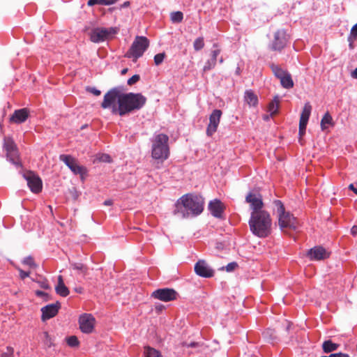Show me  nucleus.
Returning <instances> with one entry per match:
<instances>
[{
	"label": "nucleus",
	"instance_id": "1",
	"mask_svg": "<svg viewBox=\"0 0 357 357\" xmlns=\"http://www.w3.org/2000/svg\"><path fill=\"white\" fill-rule=\"evenodd\" d=\"M204 204V199L202 196L185 194L177 201L174 214H180L182 218H188L190 215L197 216L203 211Z\"/></svg>",
	"mask_w": 357,
	"mask_h": 357
},
{
	"label": "nucleus",
	"instance_id": "2",
	"mask_svg": "<svg viewBox=\"0 0 357 357\" xmlns=\"http://www.w3.org/2000/svg\"><path fill=\"white\" fill-rule=\"evenodd\" d=\"M248 224L251 232L259 238H266L271 233L272 219L267 211L251 212Z\"/></svg>",
	"mask_w": 357,
	"mask_h": 357
},
{
	"label": "nucleus",
	"instance_id": "3",
	"mask_svg": "<svg viewBox=\"0 0 357 357\" xmlns=\"http://www.w3.org/2000/svg\"><path fill=\"white\" fill-rule=\"evenodd\" d=\"M146 102V98L142 93H128L118 96V109L116 112L120 116L139 110Z\"/></svg>",
	"mask_w": 357,
	"mask_h": 357
},
{
	"label": "nucleus",
	"instance_id": "4",
	"mask_svg": "<svg viewBox=\"0 0 357 357\" xmlns=\"http://www.w3.org/2000/svg\"><path fill=\"white\" fill-rule=\"evenodd\" d=\"M278 218V225L281 230L285 229L296 230L298 228V221L296 218L289 212L285 211L284 206L280 200L273 202Z\"/></svg>",
	"mask_w": 357,
	"mask_h": 357
},
{
	"label": "nucleus",
	"instance_id": "5",
	"mask_svg": "<svg viewBox=\"0 0 357 357\" xmlns=\"http://www.w3.org/2000/svg\"><path fill=\"white\" fill-rule=\"evenodd\" d=\"M169 137L167 135L159 134L156 135L152 144V157L155 160L164 161L169 157V148L168 145Z\"/></svg>",
	"mask_w": 357,
	"mask_h": 357
},
{
	"label": "nucleus",
	"instance_id": "6",
	"mask_svg": "<svg viewBox=\"0 0 357 357\" xmlns=\"http://www.w3.org/2000/svg\"><path fill=\"white\" fill-rule=\"evenodd\" d=\"M149 46V40L146 37L137 36L127 52V56L136 61L144 54Z\"/></svg>",
	"mask_w": 357,
	"mask_h": 357
},
{
	"label": "nucleus",
	"instance_id": "7",
	"mask_svg": "<svg viewBox=\"0 0 357 357\" xmlns=\"http://www.w3.org/2000/svg\"><path fill=\"white\" fill-rule=\"evenodd\" d=\"M59 158L75 174L79 175L82 178H84L87 170L84 166L79 165L75 158L70 155L65 154L61 155Z\"/></svg>",
	"mask_w": 357,
	"mask_h": 357
},
{
	"label": "nucleus",
	"instance_id": "8",
	"mask_svg": "<svg viewBox=\"0 0 357 357\" xmlns=\"http://www.w3.org/2000/svg\"><path fill=\"white\" fill-rule=\"evenodd\" d=\"M24 177L32 192L38 194L42 191V180L36 174L32 171H27L24 174Z\"/></svg>",
	"mask_w": 357,
	"mask_h": 357
},
{
	"label": "nucleus",
	"instance_id": "9",
	"mask_svg": "<svg viewBox=\"0 0 357 357\" xmlns=\"http://www.w3.org/2000/svg\"><path fill=\"white\" fill-rule=\"evenodd\" d=\"M178 294L173 289L163 288L158 289L151 294V296L163 302L174 301L177 298Z\"/></svg>",
	"mask_w": 357,
	"mask_h": 357
},
{
	"label": "nucleus",
	"instance_id": "10",
	"mask_svg": "<svg viewBox=\"0 0 357 357\" xmlns=\"http://www.w3.org/2000/svg\"><path fill=\"white\" fill-rule=\"evenodd\" d=\"M273 71L275 77L280 79L283 88L289 89L294 86V82L289 72L284 70L278 66H274Z\"/></svg>",
	"mask_w": 357,
	"mask_h": 357
},
{
	"label": "nucleus",
	"instance_id": "11",
	"mask_svg": "<svg viewBox=\"0 0 357 357\" xmlns=\"http://www.w3.org/2000/svg\"><path fill=\"white\" fill-rule=\"evenodd\" d=\"M79 324L82 333H91L94 329L96 319L91 314L84 313L79 317Z\"/></svg>",
	"mask_w": 357,
	"mask_h": 357
},
{
	"label": "nucleus",
	"instance_id": "12",
	"mask_svg": "<svg viewBox=\"0 0 357 357\" xmlns=\"http://www.w3.org/2000/svg\"><path fill=\"white\" fill-rule=\"evenodd\" d=\"M288 37L284 29H279L275 33L271 44V50L281 51L287 45Z\"/></svg>",
	"mask_w": 357,
	"mask_h": 357
},
{
	"label": "nucleus",
	"instance_id": "13",
	"mask_svg": "<svg viewBox=\"0 0 357 357\" xmlns=\"http://www.w3.org/2000/svg\"><path fill=\"white\" fill-rule=\"evenodd\" d=\"M245 202L250 204L251 212L264 211L262 197L259 193L250 192L245 197Z\"/></svg>",
	"mask_w": 357,
	"mask_h": 357
},
{
	"label": "nucleus",
	"instance_id": "14",
	"mask_svg": "<svg viewBox=\"0 0 357 357\" xmlns=\"http://www.w3.org/2000/svg\"><path fill=\"white\" fill-rule=\"evenodd\" d=\"M312 106L309 102H306L303 108L299 121V142H301V137L305 132L306 126L311 114Z\"/></svg>",
	"mask_w": 357,
	"mask_h": 357
},
{
	"label": "nucleus",
	"instance_id": "15",
	"mask_svg": "<svg viewBox=\"0 0 357 357\" xmlns=\"http://www.w3.org/2000/svg\"><path fill=\"white\" fill-rule=\"evenodd\" d=\"M222 111L220 109H214L209 116V123L206 128V135L212 136L216 131L220 121Z\"/></svg>",
	"mask_w": 357,
	"mask_h": 357
},
{
	"label": "nucleus",
	"instance_id": "16",
	"mask_svg": "<svg viewBox=\"0 0 357 357\" xmlns=\"http://www.w3.org/2000/svg\"><path fill=\"white\" fill-rule=\"evenodd\" d=\"M112 33V28L105 29L98 27L93 29L90 33V39L93 43H99L105 40Z\"/></svg>",
	"mask_w": 357,
	"mask_h": 357
},
{
	"label": "nucleus",
	"instance_id": "17",
	"mask_svg": "<svg viewBox=\"0 0 357 357\" xmlns=\"http://www.w3.org/2000/svg\"><path fill=\"white\" fill-rule=\"evenodd\" d=\"M61 308V303L57 301L55 303L47 305L41 308V319L43 321L48 320L54 317L59 312Z\"/></svg>",
	"mask_w": 357,
	"mask_h": 357
},
{
	"label": "nucleus",
	"instance_id": "18",
	"mask_svg": "<svg viewBox=\"0 0 357 357\" xmlns=\"http://www.w3.org/2000/svg\"><path fill=\"white\" fill-rule=\"evenodd\" d=\"M307 255L310 260L319 261L328 258L330 252L321 246H315L308 250Z\"/></svg>",
	"mask_w": 357,
	"mask_h": 357
},
{
	"label": "nucleus",
	"instance_id": "19",
	"mask_svg": "<svg viewBox=\"0 0 357 357\" xmlns=\"http://www.w3.org/2000/svg\"><path fill=\"white\" fill-rule=\"evenodd\" d=\"M195 271L197 275L203 278H211L214 275L213 270L210 268L204 260H199L195 264Z\"/></svg>",
	"mask_w": 357,
	"mask_h": 357
},
{
	"label": "nucleus",
	"instance_id": "20",
	"mask_svg": "<svg viewBox=\"0 0 357 357\" xmlns=\"http://www.w3.org/2000/svg\"><path fill=\"white\" fill-rule=\"evenodd\" d=\"M30 111L28 108L24 107L16 109L9 119L10 123L20 124L24 123L29 118Z\"/></svg>",
	"mask_w": 357,
	"mask_h": 357
},
{
	"label": "nucleus",
	"instance_id": "21",
	"mask_svg": "<svg viewBox=\"0 0 357 357\" xmlns=\"http://www.w3.org/2000/svg\"><path fill=\"white\" fill-rule=\"evenodd\" d=\"M213 47L215 49L211 52V58L205 63L203 68L204 72L208 71L215 66L217 57L221 52V50L218 47L217 44H214Z\"/></svg>",
	"mask_w": 357,
	"mask_h": 357
},
{
	"label": "nucleus",
	"instance_id": "22",
	"mask_svg": "<svg viewBox=\"0 0 357 357\" xmlns=\"http://www.w3.org/2000/svg\"><path fill=\"white\" fill-rule=\"evenodd\" d=\"M208 209L214 217L222 218L225 206L220 200L214 199L213 201L210 202L208 204Z\"/></svg>",
	"mask_w": 357,
	"mask_h": 357
},
{
	"label": "nucleus",
	"instance_id": "23",
	"mask_svg": "<svg viewBox=\"0 0 357 357\" xmlns=\"http://www.w3.org/2000/svg\"><path fill=\"white\" fill-rule=\"evenodd\" d=\"M55 290L57 294L63 297H66L70 294L68 288L64 284L62 275L58 276V282Z\"/></svg>",
	"mask_w": 357,
	"mask_h": 357
},
{
	"label": "nucleus",
	"instance_id": "24",
	"mask_svg": "<svg viewBox=\"0 0 357 357\" xmlns=\"http://www.w3.org/2000/svg\"><path fill=\"white\" fill-rule=\"evenodd\" d=\"M6 157L15 165L17 167L22 166L17 149L6 152Z\"/></svg>",
	"mask_w": 357,
	"mask_h": 357
},
{
	"label": "nucleus",
	"instance_id": "25",
	"mask_svg": "<svg viewBox=\"0 0 357 357\" xmlns=\"http://www.w3.org/2000/svg\"><path fill=\"white\" fill-rule=\"evenodd\" d=\"M245 102L250 106H255L258 103V98L256 94L252 91H246L244 96Z\"/></svg>",
	"mask_w": 357,
	"mask_h": 357
},
{
	"label": "nucleus",
	"instance_id": "26",
	"mask_svg": "<svg viewBox=\"0 0 357 357\" xmlns=\"http://www.w3.org/2000/svg\"><path fill=\"white\" fill-rule=\"evenodd\" d=\"M280 105V100L278 96H275L274 99L268 104V111L270 112V116H273L278 113Z\"/></svg>",
	"mask_w": 357,
	"mask_h": 357
},
{
	"label": "nucleus",
	"instance_id": "27",
	"mask_svg": "<svg viewBox=\"0 0 357 357\" xmlns=\"http://www.w3.org/2000/svg\"><path fill=\"white\" fill-rule=\"evenodd\" d=\"M339 346L338 344L333 343L331 340H326L323 342L322 349L325 353H330L336 351Z\"/></svg>",
	"mask_w": 357,
	"mask_h": 357
},
{
	"label": "nucleus",
	"instance_id": "28",
	"mask_svg": "<svg viewBox=\"0 0 357 357\" xmlns=\"http://www.w3.org/2000/svg\"><path fill=\"white\" fill-rule=\"evenodd\" d=\"M144 355V357H162L158 351L149 347H145Z\"/></svg>",
	"mask_w": 357,
	"mask_h": 357
},
{
	"label": "nucleus",
	"instance_id": "29",
	"mask_svg": "<svg viewBox=\"0 0 357 357\" xmlns=\"http://www.w3.org/2000/svg\"><path fill=\"white\" fill-rule=\"evenodd\" d=\"M170 18L172 22L174 23H179L182 22L183 19V14L181 11L172 12L170 14Z\"/></svg>",
	"mask_w": 357,
	"mask_h": 357
},
{
	"label": "nucleus",
	"instance_id": "30",
	"mask_svg": "<svg viewBox=\"0 0 357 357\" xmlns=\"http://www.w3.org/2000/svg\"><path fill=\"white\" fill-rule=\"evenodd\" d=\"M68 345L70 347H78L79 346V341L77 336L71 335L66 339Z\"/></svg>",
	"mask_w": 357,
	"mask_h": 357
},
{
	"label": "nucleus",
	"instance_id": "31",
	"mask_svg": "<svg viewBox=\"0 0 357 357\" xmlns=\"http://www.w3.org/2000/svg\"><path fill=\"white\" fill-rule=\"evenodd\" d=\"M204 40L203 37L196 38L193 43V47L195 51H199L204 47Z\"/></svg>",
	"mask_w": 357,
	"mask_h": 357
},
{
	"label": "nucleus",
	"instance_id": "32",
	"mask_svg": "<svg viewBox=\"0 0 357 357\" xmlns=\"http://www.w3.org/2000/svg\"><path fill=\"white\" fill-rule=\"evenodd\" d=\"M3 148L6 152L17 149L15 142L10 139H6L4 140Z\"/></svg>",
	"mask_w": 357,
	"mask_h": 357
},
{
	"label": "nucleus",
	"instance_id": "33",
	"mask_svg": "<svg viewBox=\"0 0 357 357\" xmlns=\"http://www.w3.org/2000/svg\"><path fill=\"white\" fill-rule=\"evenodd\" d=\"M33 280L37 282L42 289H49L50 288L49 282L45 278L40 277L39 278H37L36 280L33 279Z\"/></svg>",
	"mask_w": 357,
	"mask_h": 357
},
{
	"label": "nucleus",
	"instance_id": "34",
	"mask_svg": "<svg viewBox=\"0 0 357 357\" xmlns=\"http://www.w3.org/2000/svg\"><path fill=\"white\" fill-rule=\"evenodd\" d=\"M332 122V117L328 112L326 113L321 121V128L322 130H325L326 124H331Z\"/></svg>",
	"mask_w": 357,
	"mask_h": 357
},
{
	"label": "nucleus",
	"instance_id": "35",
	"mask_svg": "<svg viewBox=\"0 0 357 357\" xmlns=\"http://www.w3.org/2000/svg\"><path fill=\"white\" fill-rule=\"evenodd\" d=\"M112 105V90L109 91L105 95L104 98V100L102 102V107L103 108H106L109 107Z\"/></svg>",
	"mask_w": 357,
	"mask_h": 357
},
{
	"label": "nucleus",
	"instance_id": "36",
	"mask_svg": "<svg viewBox=\"0 0 357 357\" xmlns=\"http://www.w3.org/2000/svg\"><path fill=\"white\" fill-rule=\"evenodd\" d=\"M87 4L89 6H93L96 4L110 5L112 4V0H89Z\"/></svg>",
	"mask_w": 357,
	"mask_h": 357
},
{
	"label": "nucleus",
	"instance_id": "37",
	"mask_svg": "<svg viewBox=\"0 0 357 357\" xmlns=\"http://www.w3.org/2000/svg\"><path fill=\"white\" fill-rule=\"evenodd\" d=\"M166 56V54L165 52L159 53L155 55L154 56V63L156 66H158L161 64L163 62V60L165 57Z\"/></svg>",
	"mask_w": 357,
	"mask_h": 357
},
{
	"label": "nucleus",
	"instance_id": "38",
	"mask_svg": "<svg viewBox=\"0 0 357 357\" xmlns=\"http://www.w3.org/2000/svg\"><path fill=\"white\" fill-rule=\"evenodd\" d=\"M23 264H26L31 268H36V266H37V265L36 264V263L34 261V259L31 256H29V257L24 258V259L23 260Z\"/></svg>",
	"mask_w": 357,
	"mask_h": 357
},
{
	"label": "nucleus",
	"instance_id": "39",
	"mask_svg": "<svg viewBox=\"0 0 357 357\" xmlns=\"http://www.w3.org/2000/svg\"><path fill=\"white\" fill-rule=\"evenodd\" d=\"M1 357H14V349L12 347H7L6 351L1 354Z\"/></svg>",
	"mask_w": 357,
	"mask_h": 357
},
{
	"label": "nucleus",
	"instance_id": "40",
	"mask_svg": "<svg viewBox=\"0 0 357 357\" xmlns=\"http://www.w3.org/2000/svg\"><path fill=\"white\" fill-rule=\"evenodd\" d=\"M44 337H45V340H44L45 344L48 347H51L53 345V342H52V340L51 337L50 336L48 332H47V331L44 332Z\"/></svg>",
	"mask_w": 357,
	"mask_h": 357
},
{
	"label": "nucleus",
	"instance_id": "41",
	"mask_svg": "<svg viewBox=\"0 0 357 357\" xmlns=\"http://www.w3.org/2000/svg\"><path fill=\"white\" fill-rule=\"evenodd\" d=\"M140 79V77L139 75H134L132 76L128 80V84L131 86L135 83H137Z\"/></svg>",
	"mask_w": 357,
	"mask_h": 357
},
{
	"label": "nucleus",
	"instance_id": "42",
	"mask_svg": "<svg viewBox=\"0 0 357 357\" xmlns=\"http://www.w3.org/2000/svg\"><path fill=\"white\" fill-rule=\"evenodd\" d=\"M35 294L38 297H42V298H44L45 301H48V297H49L48 294H47L44 291L37 290L35 291Z\"/></svg>",
	"mask_w": 357,
	"mask_h": 357
},
{
	"label": "nucleus",
	"instance_id": "43",
	"mask_svg": "<svg viewBox=\"0 0 357 357\" xmlns=\"http://www.w3.org/2000/svg\"><path fill=\"white\" fill-rule=\"evenodd\" d=\"M238 266L237 263L236 262H231L228 264L226 266V271L228 272L234 271L236 267Z\"/></svg>",
	"mask_w": 357,
	"mask_h": 357
},
{
	"label": "nucleus",
	"instance_id": "44",
	"mask_svg": "<svg viewBox=\"0 0 357 357\" xmlns=\"http://www.w3.org/2000/svg\"><path fill=\"white\" fill-rule=\"evenodd\" d=\"M321 357H349V356L347 354L340 352L336 354H332L329 356H324Z\"/></svg>",
	"mask_w": 357,
	"mask_h": 357
},
{
	"label": "nucleus",
	"instance_id": "45",
	"mask_svg": "<svg viewBox=\"0 0 357 357\" xmlns=\"http://www.w3.org/2000/svg\"><path fill=\"white\" fill-rule=\"evenodd\" d=\"M20 271V277L22 280H24L26 278L29 277L30 275V272L24 271L20 268H18Z\"/></svg>",
	"mask_w": 357,
	"mask_h": 357
},
{
	"label": "nucleus",
	"instance_id": "46",
	"mask_svg": "<svg viewBox=\"0 0 357 357\" xmlns=\"http://www.w3.org/2000/svg\"><path fill=\"white\" fill-rule=\"evenodd\" d=\"M130 5V1H125L122 5H121L120 6H116V7H114L113 8V10H121V8H128Z\"/></svg>",
	"mask_w": 357,
	"mask_h": 357
},
{
	"label": "nucleus",
	"instance_id": "47",
	"mask_svg": "<svg viewBox=\"0 0 357 357\" xmlns=\"http://www.w3.org/2000/svg\"><path fill=\"white\" fill-rule=\"evenodd\" d=\"M87 91L95 96H99L100 95V91L95 88L89 87L87 88Z\"/></svg>",
	"mask_w": 357,
	"mask_h": 357
},
{
	"label": "nucleus",
	"instance_id": "48",
	"mask_svg": "<svg viewBox=\"0 0 357 357\" xmlns=\"http://www.w3.org/2000/svg\"><path fill=\"white\" fill-rule=\"evenodd\" d=\"M351 35L355 38L357 37V23L352 26L351 29Z\"/></svg>",
	"mask_w": 357,
	"mask_h": 357
},
{
	"label": "nucleus",
	"instance_id": "49",
	"mask_svg": "<svg viewBox=\"0 0 357 357\" xmlns=\"http://www.w3.org/2000/svg\"><path fill=\"white\" fill-rule=\"evenodd\" d=\"M98 159L102 162H109L110 156L107 154H102Z\"/></svg>",
	"mask_w": 357,
	"mask_h": 357
},
{
	"label": "nucleus",
	"instance_id": "50",
	"mask_svg": "<svg viewBox=\"0 0 357 357\" xmlns=\"http://www.w3.org/2000/svg\"><path fill=\"white\" fill-rule=\"evenodd\" d=\"M356 186H355L354 183H351L349 185V189L352 190L356 195H357V181H356Z\"/></svg>",
	"mask_w": 357,
	"mask_h": 357
},
{
	"label": "nucleus",
	"instance_id": "51",
	"mask_svg": "<svg viewBox=\"0 0 357 357\" xmlns=\"http://www.w3.org/2000/svg\"><path fill=\"white\" fill-rule=\"evenodd\" d=\"M351 234L353 236H356L357 234V226L354 225L351 229Z\"/></svg>",
	"mask_w": 357,
	"mask_h": 357
},
{
	"label": "nucleus",
	"instance_id": "52",
	"mask_svg": "<svg viewBox=\"0 0 357 357\" xmlns=\"http://www.w3.org/2000/svg\"><path fill=\"white\" fill-rule=\"evenodd\" d=\"M351 76L354 78V79H357V68L353 70L351 73Z\"/></svg>",
	"mask_w": 357,
	"mask_h": 357
},
{
	"label": "nucleus",
	"instance_id": "53",
	"mask_svg": "<svg viewBox=\"0 0 357 357\" xmlns=\"http://www.w3.org/2000/svg\"><path fill=\"white\" fill-rule=\"evenodd\" d=\"M198 344H199L197 342H191L189 344H185V346L188 347H194L198 346Z\"/></svg>",
	"mask_w": 357,
	"mask_h": 357
},
{
	"label": "nucleus",
	"instance_id": "54",
	"mask_svg": "<svg viewBox=\"0 0 357 357\" xmlns=\"http://www.w3.org/2000/svg\"><path fill=\"white\" fill-rule=\"evenodd\" d=\"M119 29L118 27H115V28L113 27V35L119 32Z\"/></svg>",
	"mask_w": 357,
	"mask_h": 357
},
{
	"label": "nucleus",
	"instance_id": "55",
	"mask_svg": "<svg viewBox=\"0 0 357 357\" xmlns=\"http://www.w3.org/2000/svg\"><path fill=\"white\" fill-rule=\"evenodd\" d=\"M269 118H270L269 115L265 114V115L263 116V119L264 121H268Z\"/></svg>",
	"mask_w": 357,
	"mask_h": 357
},
{
	"label": "nucleus",
	"instance_id": "56",
	"mask_svg": "<svg viewBox=\"0 0 357 357\" xmlns=\"http://www.w3.org/2000/svg\"><path fill=\"white\" fill-rule=\"evenodd\" d=\"M112 93H113V101H114V99H115V96H116V89H113Z\"/></svg>",
	"mask_w": 357,
	"mask_h": 357
},
{
	"label": "nucleus",
	"instance_id": "57",
	"mask_svg": "<svg viewBox=\"0 0 357 357\" xmlns=\"http://www.w3.org/2000/svg\"><path fill=\"white\" fill-rule=\"evenodd\" d=\"M127 72H128V68H123V69L121 70V74H122V75H125Z\"/></svg>",
	"mask_w": 357,
	"mask_h": 357
},
{
	"label": "nucleus",
	"instance_id": "58",
	"mask_svg": "<svg viewBox=\"0 0 357 357\" xmlns=\"http://www.w3.org/2000/svg\"><path fill=\"white\" fill-rule=\"evenodd\" d=\"M83 268V266L82 265H80V266H75V268H77V269H80L82 270Z\"/></svg>",
	"mask_w": 357,
	"mask_h": 357
},
{
	"label": "nucleus",
	"instance_id": "59",
	"mask_svg": "<svg viewBox=\"0 0 357 357\" xmlns=\"http://www.w3.org/2000/svg\"><path fill=\"white\" fill-rule=\"evenodd\" d=\"M105 204L107 205H109L111 204V201H105Z\"/></svg>",
	"mask_w": 357,
	"mask_h": 357
},
{
	"label": "nucleus",
	"instance_id": "60",
	"mask_svg": "<svg viewBox=\"0 0 357 357\" xmlns=\"http://www.w3.org/2000/svg\"><path fill=\"white\" fill-rule=\"evenodd\" d=\"M219 62L220 63H223V59L221 57L220 59H219Z\"/></svg>",
	"mask_w": 357,
	"mask_h": 357
},
{
	"label": "nucleus",
	"instance_id": "61",
	"mask_svg": "<svg viewBox=\"0 0 357 357\" xmlns=\"http://www.w3.org/2000/svg\"><path fill=\"white\" fill-rule=\"evenodd\" d=\"M117 0H112L113 4L116 2Z\"/></svg>",
	"mask_w": 357,
	"mask_h": 357
}]
</instances>
